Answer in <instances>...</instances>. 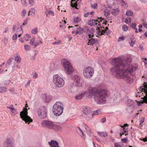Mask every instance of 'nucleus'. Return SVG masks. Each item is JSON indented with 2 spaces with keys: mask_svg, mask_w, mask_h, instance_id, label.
Returning a JSON list of instances; mask_svg holds the SVG:
<instances>
[{
  "mask_svg": "<svg viewBox=\"0 0 147 147\" xmlns=\"http://www.w3.org/2000/svg\"><path fill=\"white\" fill-rule=\"evenodd\" d=\"M37 113L39 117L42 119H44L46 117L47 110L46 107L43 106L40 107L37 110Z\"/></svg>",
  "mask_w": 147,
  "mask_h": 147,
  "instance_id": "nucleus-8",
  "label": "nucleus"
},
{
  "mask_svg": "<svg viewBox=\"0 0 147 147\" xmlns=\"http://www.w3.org/2000/svg\"><path fill=\"white\" fill-rule=\"evenodd\" d=\"M22 3L23 5H26V0H21Z\"/></svg>",
  "mask_w": 147,
  "mask_h": 147,
  "instance_id": "nucleus-51",
  "label": "nucleus"
},
{
  "mask_svg": "<svg viewBox=\"0 0 147 147\" xmlns=\"http://www.w3.org/2000/svg\"><path fill=\"white\" fill-rule=\"evenodd\" d=\"M121 141H122V142H123L126 143L127 141V139H126V138H124V139H122Z\"/></svg>",
  "mask_w": 147,
  "mask_h": 147,
  "instance_id": "nucleus-59",
  "label": "nucleus"
},
{
  "mask_svg": "<svg viewBox=\"0 0 147 147\" xmlns=\"http://www.w3.org/2000/svg\"><path fill=\"white\" fill-rule=\"evenodd\" d=\"M125 37L123 36H122L121 37L119 38L118 40V42L121 41H123L125 39Z\"/></svg>",
  "mask_w": 147,
  "mask_h": 147,
  "instance_id": "nucleus-45",
  "label": "nucleus"
},
{
  "mask_svg": "<svg viewBox=\"0 0 147 147\" xmlns=\"http://www.w3.org/2000/svg\"><path fill=\"white\" fill-rule=\"evenodd\" d=\"M143 26L146 28H147V22H143Z\"/></svg>",
  "mask_w": 147,
  "mask_h": 147,
  "instance_id": "nucleus-58",
  "label": "nucleus"
},
{
  "mask_svg": "<svg viewBox=\"0 0 147 147\" xmlns=\"http://www.w3.org/2000/svg\"><path fill=\"white\" fill-rule=\"evenodd\" d=\"M38 28H35L34 29H32L31 32L33 34H36L37 33Z\"/></svg>",
  "mask_w": 147,
  "mask_h": 147,
  "instance_id": "nucleus-37",
  "label": "nucleus"
},
{
  "mask_svg": "<svg viewBox=\"0 0 147 147\" xmlns=\"http://www.w3.org/2000/svg\"><path fill=\"white\" fill-rule=\"evenodd\" d=\"M53 82L57 86L59 87H62L64 84V81L63 79L58 75L54 76Z\"/></svg>",
  "mask_w": 147,
  "mask_h": 147,
  "instance_id": "nucleus-7",
  "label": "nucleus"
},
{
  "mask_svg": "<svg viewBox=\"0 0 147 147\" xmlns=\"http://www.w3.org/2000/svg\"><path fill=\"white\" fill-rule=\"evenodd\" d=\"M61 128L62 127L61 125H60L59 124H55L54 123V125L53 128L55 129L60 130L61 129Z\"/></svg>",
  "mask_w": 147,
  "mask_h": 147,
  "instance_id": "nucleus-23",
  "label": "nucleus"
},
{
  "mask_svg": "<svg viewBox=\"0 0 147 147\" xmlns=\"http://www.w3.org/2000/svg\"><path fill=\"white\" fill-rule=\"evenodd\" d=\"M136 42V40L134 38H130L129 40V44L131 47H132L135 44Z\"/></svg>",
  "mask_w": 147,
  "mask_h": 147,
  "instance_id": "nucleus-24",
  "label": "nucleus"
},
{
  "mask_svg": "<svg viewBox=\"0 0 147 147\" xmlns=\"http://www.w3.org/2000/svg\"><path fill=\"white\" fill-rule=\"evenodd\" d=\"M7 90V88L4 87H0V93H4Z\"/></svg>",
  "mask_w": 147,
  "mask_h": 147,
  "instance_id": "nucleus-31",
  "label": "nucleus"
},
{
  "mask_svg": "<svg viewBox=\"0 0 147 147\" xmlns=\"http://www.w3.org/2000/svg\"><path fill=\"white\" fill-rule=\"evenodd\" d=\"M11 111L12 113H14L15 114L17 113L16 110L13 108L11 109Z\"/></svg>",
  "mask_w": 147,
  "mask_h": 147,
  "instance_id": "nucleus-48",
  "label": "nucleus"
},
{
  "mask_svg": "<svg viewBox=\"0 0 147 147\" xmlns=\"http://www.w3.org/2000/svg\"><path fill=\"white\" fill-rule=\"evenodd\" d=\"M26 13V11L24 9L22 10L21 12V15L23 18H24Z\"/></svg>",
  "mask_w": 147,
  "mask_h": 147,
  "instance_id": "nucleus-36",
  "label": "nucleus"
},
{
  "mask_svg": "<svg viewBox=\"0 0 147 147\" xmlns=\"http://www.w3.org/2000/svg\"><path fill=\"white\" fill-rule=\"evenodd\" d=\"M27 23V19H26L24 20L23 23L22 24V25L23 26H25Z\"/></svg>",
  "mask_w": 147,
  "mask_h": 147,
  "instance_id": "nucleus-54",
  "label": "nucleus"
},
{
  "mask_svg": "<svg viewBox=\"0 0 147 147\" xmlns=\"http://www.w3.org/2000/svg\"><path fill=\"white\" fill-rule=\"evenodd\" d=\"M122 28L123 31H126L128 30V27L127 26L123 25L122 26Z\"/></svg>",
  "mask_w": 147,
  "mask_h": 147,
  "instance_id": "nucleus-39",
  "label": "nucleus"
},
{
  "mask_svg": "<svg viewBox=\"0 0 147 147\" xmlns=\"http://www.w3.org/2000/svg\"><path fill=\"white\" fill-rule=\"evenodd\" d=\"M108 91L103 89L98 90L96 88L90 87L86 92V96L91 98L94 96V100L96 102L99 104H102L106 100L107 97Z\"/></svg>",
  "mask_w": 147,
  "mask_h": 147,
  "instance_id": "nucleus-2",
  "label": "nucleus"
},
{
  "mask_svg": "<svg viewBox=\"0 0 147 147\" xmlns=\"http://www.w3.org/2000/svg\"><path fill=\"white\" fill-rule=\"evenodd\" d=\"M20 29H21L20 30V34H19L18 35V37H20V36H21V35H22V33L23 32V30H22V26H20Z\"/></svg>",
  "mask_w": 147,
  "mask_h": 147,
  "instance_id": "nucleus-49",
  "label": "nucleus"
},
{
  "mask_svg": "<svg viewBox=\"0 0 147 147\" xmlns=\"http://www.w3.org/2000/svg\"><path fill=\"white\" fill-rule=\"evenodd\" d=\"M9 90L13 94H15V90L14 88H11Z\"/></svg>",
  "mask_w": 147,
  "mask_h": 147,
  "instance_id": "nucleus-56",
  "label": "nucleus"
},
{
  "mask_svg": "<svg viewBox=\"0 0 147 147\" xmlns=\"http://www.w3.org/2000/svg\"><path fill=\"white\" fill-rule=\"evenodd\" d=\"M128 124L127 123L123 125V128L121 130V131L122 132V134L126 135L128 134V131L125 129V127L127 126Z\"/></svg>",
  "mask_w": 147,
  "mask_h": 147,
  "instance_id": "nucleus-19",
  "label": "nucleus"
},
{
  "mask_svg": "<svg viewBox=\"0 0 147 147\" xmlns=\"http://www.w3.org/2000/svg\"><path fill=\"white\" fill-rule=\"evenodd\" d=\"M29 3L31 5H33L34 4V0H29Z\"/></svg>",
  "mask_w": 147,
  "mask_h": 147,
  "instance_id": "nucleus-50",
  "label": "nucleus"
},
{
  "mask_svg": "<svg viewBox=\"0 0 147 147\" xmlns=\"http://www.w3.org/2000/svg\"><path fill=\"white\" fill-rule=\"evenodd\" d=\"M13 59V58H10L8 60L6 64V67H8L9 65L11 64V63L12 62Z\"/></svg>",
  "mask_w": 147,
  "mask_h": 147,
  "instance_id": "nucleus-29",
  "label": "nucleus"
},
{
  "mask_svg": "<svg viewBox=\"0 0 147 147\" xmlns=\"http://www.w3.org/2000/svg\"><path fill=\"white\" fill-rule=\"evenodd\" d=\"M27 109L24 108V110L20 112V116L22 120L24 121L26 123H28V124L32 122L33 120L28 115Z\"/></svg>",
  "mask_w": 147,
  "mask_h": 147,
  "instance_id": "nucleus-6",
  "label": "nucleus"
},
{
  "mask_svg": "<svg viewBox=\"0 0 147 147\" xmlns=\"http://www.w3.org/2000/svg\"><path fill=\"white\" fill-rule=\"evenodd\" d=\"M16 27H17V26L16 25H13V30H12L13 32H14L15 31V30L16 29Z\"/></svg>",
  "mask_w": 147,
  "mask_h": 147,
  "instance_id": "nucleus-61",
  "label": "nucleus"
},
{
  "mask_svg": "<svg viewBox=\"0 0 147 147\" xmlns=\"http://www.w3.org/2000/svg\"><path fill=\"white\" fill-rule=\"evenodd\" d=\"M101 122L102 123H105L106 121V119L105 117H103L101 119Z\"/></svg>",
  "mask_w": 147,
  "mask_h": 147,
  "instance_id": "nucleus-60",
  "label": "nucleus"
},
{
  "mask_svg": "<svg viewBox=\"0 0 147 147\" xmlns=\"http://www.w3.org/2000/svg\"><path fill=\"white\" fill-rule=\"evenodd\" d=\"M97 41V40H96L94 38H91L89 40L88 43L90 44L91 45H93Z\"/></svg>",
  "mask_w": 147,
  "mask_h": 147,
  "instance_id": "nucleus-26",
  "label": "nucleus"
},
{
  "mask_svg": "<svg viewBox=\"0 0 147 147\" xmlns=\"http://www.w3.org/2000/svg\"><path fill=\"white\" fill-rule=\"evenodd\" d=\"M143 61L144 63V65L146 68H147V59L143 58Z\"/></svg>",
  "mask_w": 147,
  "mask_h": 147,
  "instance_id": "nucleus-41",
  "label": "nucleus"
},
{
  "mask_svg": "<svg viewBox=\"0 0 147 147\" xmlns=\"http://www.w3.org/2000/svg\"><path fill=\"white\" fill-rule=\"evenodd\" d=\"M3 146L4 147H13L14 144L12 139L7 138L4 141Z\"/></svg>",
  "mask_w": 147,
  "mask_h": 147,
  "instance_id": "nucleus-12",
  "label": "nucleus"
},
{
  "mask_svg": "<svg viewBox=\"0 0 147 147\" xmlns=\"http://www.w3.org/2000/svg\"><path fill=\"white\" fill-rule=\"evenodd\" d=\"M48 143L50 146V147H59V143L56 141L52 140L51 142H49Z\"/></svg>",
  "mask_w": 147,
  "mask_h": 147,
  "instance_id": "nucleus-14",
  "label": "nucleus"
},
{
  "mask_svg": "<svg viewBox=\"0 0 147 147\" xmlns=\"http://www.w3.org/2000/svg\"><path fill=\"white\" fill-rule=\"evenodd\" d=\"M24 48L26 51H28L30 50V47L29 45H25Z\"/></svg>",
  "mask_w": 147,
  "mask_h": 147,
  "instance_id": "nucleus-43",
  "label": "nucleus"
},
{
  "mask_svg": "<svg viewBox=\"0 0 147 147\" xmlns=\"http://www.w3.org/2000/svg\"><path fill=\"white\" fill-rule=\"evenodd\" d=\"M138 92H142L143 97L141 98L142 100L137 101V105L140 106L144 102L147 103V83L146 82H144L143 86L140 87Z\"/></svg>",
  "mask_w": 147,
  "mask_h": 147,
  "instance_id": "nucleus-3",
  "label": "nucleus"
},
{
  "mask_svg": "<svg viewBox=\"0 0 147 147\" xmlns=\"http://www.w3.org/2000/svg\"><path fill=\"white\" fill-rule=\"evenodd\" d=\"M17 35L16 34H15L12 36L13 40H14L17 39Z\"/></svg>",
  "mask_w": 147,
  "mask_h": 147,
  "instance_id": "nucleus-53",
  "label": "nucleus"
},
{
  "mask_svg": "<svg viewBox=\"0 0 147 147\" xmlns=\"http://www.w3.org/2000/svg\"><path fill=\"white\" fill-rule=\"evenodd\" d=\"M10 82V81L9 80H6L5 83V84H9Z\"/></svg>",
  "mask_w": 147,
  "mask_h": 147,
  "instance_id": "nucleus-63",
  "label": "nucleus"
},
{
  "mask_svg": "<svg viewBox=\"0 0 147 147\" xmlns=\"http://www.w3.org/2000/svg\"><path fill=\"white\" fill-rule=\"evenodd\" d=\"M63 105L60 102H57L54 105L53 108V113L57 116L61 115L63 111Z\"/></svg>",
  "mask_w": 147,
  "mask_h": 147,
  "instance_id": "nucleus-4",
  "label": "nucleus"
},
{
  "mask_svg": "<svg viewBox=\"0 0 147 147\" xmlns=\"http://www.w3.org/2000/svg\"><path fill=\"white\" fill-rule=\"evenodd\" d=\"M101 111L100 109H98V110L94 111L93 113L92 114L93 115H98L101 113Z\"/></svg>",
  "mask_w": 147,
  "mask_h": 147,
  "instance_id": "nucleus-34",
  "label": "nucleus"
},
{
  "mask_svg": "<svg viewBox=\"0 0 147 147\" xmlns=\"http://www.w3.org/2000/svg\"><path fill=\"white\" fill-rule=\"evenodd\" d=\"M82 32H84L86 34L88 33V32L90 30L88 27H85L83 28H82Z\"/></svg>",
  "mask_w": 147,
  "mask_h": 147,
  "instance_id": "nucleus-32",
  "label": "nucleus"
},
{
  "mask_svg": "<svg viewBox=\"0 0 147 147\" xmlns=\"http://www.w3.org/2000/svg\"><path fill=\"white\" fill-rule=\"evenodd\" d=\"M76 30L75 32L76 35L78 34H80L82 32V28L80 27H79L78 28H76Z\"/></svg>",
  "mask_w": 147,
  "mask_h": 147,
  "instance_id": "nucleus-22",
  "label": "nucleus"
},
{
  "mask_svg": "<svg viewBox=\"0 0 147 147\" xmlns=\"http://www.w3.org/2000/svg\"><path fill=\"white\" fill-rule=\"evenodd\" d=\"M42 125L44 127L50 128H53L54 125V123L51 121L45 120L42 121Z\"/></svg>",
  "mask_w": 147,
  "mask_h": 147,
  "instance_id": "nucleus-11",
  "label": "nucleus"
},
{
  "mask_svg": "<svg viewBox=\"0 0 147 147\" xmlns=\"http://www.w3.org/2000/svg\"><path fill=\"white\" fill-rule=\"evenodd\" d=\"M52 99V97L50 95H45L43 97V100L44 101L47 103L49 102Z\"/></svg>",
  "mask_w": 147,
  "mask_h": 147,
  "instance_id": "nucleus-15",
  "label": "nucleus"
},
{
  "mask_svg": "<svg viewBox=\"0 0 147 147\" xmlns=\"http://www.w3.org/2000/svg\"><path fill=\"white\" fill-rule=\"evenodd\" d=\"M115 147H121L120 145L117 144V143H115Z\"/></svg>",
  "mask_w": 147,
  "mask_h": 147,
  "instance_id": "nucleus-64",
  "label": "nucleus"
},
{
  "mask_svg": "<svg viewBox=\"0 0 147 147\" xmlns=\"http://www.w3.org/2000/svg\"><path fill=\"white\" fill-rule=\"evenodd\" d=\"M35 39V38L33 37L30 40V45H33L34 44V40Z\"/></svg>",
  "mask_w": 147,
  "mask_h": 147,
  "instance_id": "nucleus-35",
  "label": "nucleus"
},
{
  "mask_svg": "<svg viewBox=\"0 0 147 147\" xmlns=\"http://www.w3.org/2000/svg\"><path fill=\"white\" fill-rule=\"evenodd\" d=\"M130 26L131 28H134V30H135V32L136 33H137L138 32V29L136 28V26L135 23H133L131 24Z\"/></svg>",
  "mask_w": 147,
  "mask_h": 147,
  "instance_id": "nucleus-25",
  "label": "nucleus"
},
{
  "mask_svg": "<svg viewBox=\"0 0 147 147\" xmlns=\"http://www.w3.org/2000/svg\"><path fill=\"white\" fill-rule=\"evenodd\" d=\"M138 68V64H133L129 66V73L135 71Z\"/></svg>",
  "mask_w": 147,
  "mask_h": 147,
  "instance_id": "nucleus-13",
  "label": "nucleus"
},
{
  "mask_svg": "<svg viewBox=\"0 0 147 147\" xmlns=\"http://www.w3.org/2000/svg\"><path fill=\"white\" fill-rule=\"evenodd\" d=\"M98 21V20H95L93 19H91L88 21V24L90 26H93L94 25L97 24L96 23Z\"/></svg>",
  "mask_w": 147,
  "mask_h": 147,
  "instance_id": "nucleus-20",
  "label": "nucleus"
},
{
  "mask_svg": "<svg viewBox=\"0 0 147 147\" xmlns=\"http://www.w3.org/2000/svg\"><path fill=\"white\" fill-rule=\"evenodd\" d=\"M144 118H142L140 119V127H142V124L144 122Z\"/></svg>",
  "mask_w": 147,
  "mask_h": 147,
  "instance_id": "nucleus-47",
  "label": "nucleus"
},
{
  "mask_svg": "<svg viewBox=\"0 0 147 147\" xmlns=\"http://www.w3.org/2000/svg\"><path fill=\"white\" fill-rule=\"evenodd\" d=\"M104 28V27H101L100 28L99 27L97 28L96 29V36H98V35L101 36L102 34H104L103 32V29Z\"/></svg>",
  "mask_w": 147,
  "mask_h": 147,
  "instance_id": "nucleus-17",
  "label": "nucleus"
},
{
  "mask_svg": "<svg viewBox=\"0 0 147 147\" xmlns=\"http://www.w3.org/2000/svg\"><path fill=\"white\" fill-rule=\"evenodd\" d=\"M73 80L74 84L76 86L80 87L82 86V82L80 76L77 75H75L72 77Z\"/></svg>",
  "mask_w": 147,
  "mask_h": 147,
  "instance_id": "nucleus-10",
  "label": "nucleus"
},
{
  "mask_svg": "<svg viewBox=\"0 0 147 147\" xmlns=\"http://www.w3.org/2000/svg\"><path fill=\"white\" fill-rule=\"evenodd\" d=\"M84 76L87 78H90L94 74V69L90 67H88L85 68L83 71Z\"/></svg>",
  "mask_w": 147,
  "mask_h": 147,
  "instance_id": "nucleus-9",
  "label": "nucleus"
},
{
  "mask_svg": "<svg viewBox=\"0 0 147 147\" xmlns=\"http://www.w3.org/2000/svg\"><path fill=\"white\" fill-rule=\"evenodd\" d=\"M109 12L110 11H109V10H106V11H105L104 13L105 16L106 17L108 16L110 14Z\"/></svg>",
  "mask_w": 147,
  "mask_h": 147,
  "instance_id": "nucleus-44",
  "label": "nucleus"
},
{
  "mask_svg": "<svg viewBox=\"0 0 147 147\" xmlns=\"http://www.w3.org/2000/svg\"><path fill=\"white\" fill-rule=\"evenodd\" d=\"M84 95V94L83 93H82L78 95H77L75 96V98L76 100H79L82 98Z\"/></svg>",
  "mask_w": 147,
  "mask_h": 147,
  "instance_id": "nucleus-30",
  "label": "nucleus"
},
{
  "mask_svg": "<svg viewBox=\"0 0 147 147\" xmlns=\"http://www.w3.org/2000/svg\"><path fill=\"white\" fill-rule=\"evenodd\" d=\"M129 58L122 59L120 57L115 58L112 60L114 67L111 71L115 72L117 78H121L125 80L129 79Z\"/></svg>",
  "mask_w": 147,
  "mask_h": 147,
  "instance_id": "nucleus-1",
  "label": "nucleus"
},
{
  "mask_svg": "<svg viewBox=\"0 0 147 147\" xmlns=\"http://www.w3.org/2000/svg\"><path fill=\"white\" fill-rule=\"evenodd\" d=\"M61 63L67 74H72L74 71V69L68 61L65 59H63L61 61Z\"/></svg>",
  "mask_w": 147,
  "mask_h": 147,
  "instance_id": "nucleus-5",
  "label": "nucleus"
},
{
  "mask_svg": "<svg viewBox=\"0 0 147 147\" xmlns=\"http://www.w3.org/2000/svg\"><path fill=\"white\" fill-rule=\"evenodd\" d=\"M48 14L49 15H52L53 16H54L53 12L51 10H50L49 11Z\"/></svg>",
  "mask_w": 147,
  "mask_h": 147,
  "instance_id": "nucleus-52",
  "label": "nucleus"
},
{
  "mask_svg": "<svg viewBox=\"0 0 147 147\" xmlns=\"http://www.w3.org/2000/svg\"><path fill=\"white\" fill-rule=\"evenodd\" d=\"M30 38V36L29 34H26L24 36V39L26 41H28Z\"/></svg>",
  "mask_w": 147,
  "mask_h": 147,
  "instance_id": "nucleus-33",
  "label": "nucleus"
},
{
  "mask_svg": "<svg viewBox=\"0 0 147 147\" xmlns=\"http://www.w3.org/2000/svg\"><path fill=\"white\" fill-rule=\"evenodd\" d=\"M103 32L106 35H108L111 33V31L108 29L107 30H103Z\"/></svg>",
  "mask_w": 147,
  "mask_h": 147,
  "instance_id": "nucleus-38",
  "label": "nucleus"
},
{
  "mask_svg": "<svg viewBox=\"0 0 147 147\" xmlns=\"http://www.w3.org/2000/svg\"><path fill=\"white\" fill-rule=\"evenodd\" d=\"M93 29H90L88 32V33L87 34L88 36L90 38H91V37H93L94 36V31Z\"/></svg>",
  "mask_w": 147,
  "mask_h": 147,
  "instance_id": "nucleus-21",
  "label": "nucleus"
},
{
  "mask_svg": "<svg viewBox=\"0 0 147 147\" xmlns=\"http://www.w3.org/2000/svg\"><path fill=\"white\" fill-rule=\"evenodd\" d=\"M15 60L18 63H20L21 61V59L18 55H16L15 58Z\"/></svg>",
  "mask_w": 147,
  "mask_h": 147,
  "instance_id": "nucleus-28",
  "label": "nucleus"
},
{
  "mask_svg": "<svg viewBox=\"0 0 147 147\" xmlns=\"http://www.w3.org/2000/svg\"><path fill=\"white\" fill-rule=\"evenodd\" d=\"M136 104V103L133 100L131 99L129 100V109H132V111L134 110Z\"/></svg>",
  "mask_w": 147,
  "mask_h": 147,
  "instance_id": "nucleus-18",
  "label": "nucleus"
},
{
  "mask_svg": "<svg viewBox=\"0 0 147 147\" xmlns=\"http://www.w3.org/2000/svg\"><path fill=\"white\" fill-rule=\"evenodd\" d=\"M61 42V41L60 40H59L58 42H55L53 43V45H59L60 43Z\"/></svg>",
  "mask_w": 147,
  "mask_h": 147,
  "instance_id": "nucleus-55",
  "label": "nucleus"
},
{
  "mask_svg": "<svg viewBox=\"0 0 147 147\" xmlns=\"http://www.w3.org/2000/svg\"><path fill=\"white\" fill-rule=\"evenodd\" d=\"M80 20V19L79 18L77 17L75 18H74V22L76 23H77L79 22Z\"/></svg>",
  "mask_w": 147,
  "mask_h": 147,
  "instance_id": "nucleus-42",
  "label": "nucleus"
},
{
  "mask_svg": "<svg viewBox=\"0 0 147 147\" xmlns=\"http://www.w3.org/2000/svg\"><path fill=\"white\" fill-rule=\"evenodd\" d=\"M71 6H72L73 7H75L76 9H77V7H76L77 5L76 2L71 3Z\"/></svg>",
  "mask_w": 147,
  "mask_h": 147,
  "instance_id": "nucleus-46",
  "label": "nucleus"
},
{
  "mask_svg": "<svg viewBox=\"0 0 147 147\" xmlns=\"http://www.w3.org/2000/svg\"><path fill=\"white\" fill-rule=\"evenodd\" d=\"M98 134L100 136L104 137H105L107 136V133L106 132H98Z\"/></svg>",
  "mask_w": 147,
  "mask_h": 147,
  "instance_id": "nucleus-27",
  "label": "nucleus"
},
{
  "mask_svg": "<svg viewBox=\"0 0 147 147\" xmlns=\"http://www.w3.org/2000/svg\"><path fill=\"white\" fill-rule=\"evenodd\" d=\"M30 81L29 80L28 81V83L27 84H25V86L26 87H28L30 85Z\"/></svg>",
  "mask_w": 147,
  "mask_h": 147,
  "instance_id": "nucleus-62",
  "label": "nucleus"
},
{
  "mask_svg": "<svg viewBox=\"0 0 147 147\" xmlns=\"http://www.w3.org/2000/svg\"><path fill=\"white\" fill-rule=\"evenodd\" d=\"M82 111L86 115H89L91 113L90 109L88 107L84 106L82 107Z\"/></svg>",
  "mask_w": 147,
  "mask_h": 147,
  "instance_id": "nucleus-16",
  "label": "nucleus"
},
{
  "mask_svg": "<svg viewBox=\"0 0 147 147\" xmlns=\"http://www.w3.org/2000/svg\"><path fill=\"white\" fill-rule=\"evenodd\" d=\"M30 11H31L32 13H33L34 14H35V10L34 9L32 8L29 11V13H30Z\"/></svg>",
  "mask_w": 147,
  "mask_h": 147,
  "instance_id": "nucleus-57",
  "label": "nucleus"
},
{
  "mask_svg": "<svg viewBox=\"0 0 147 147\" xmlns=\"http://www.w3.org/2000/svg\"><path fill=\"white\" fill-rule=\"evenodd\" d=\"M136 58L135 57H134L132 55H130V56L129 55V62L130 60L131 61L134 60L136 59Z\"/></svg>",
  "mask_w": 147,
  "mask_h": 147,
  "instance_id": "nucleus-40",
  "label": "nucleus"
}]
</instances>
